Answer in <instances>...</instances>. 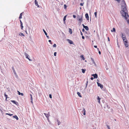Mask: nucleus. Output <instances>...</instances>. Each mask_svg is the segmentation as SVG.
<instances>
[{"label":"nucleus","instance_id":"nucleus-7","mask_svg":"<svg viewBox=\"0 0 129 129\" xmlns=\"http://www.w3.org/2000/svg\"><path fill=\"white\" fill-rule=\"evenodd\" d=\"M11 101L17 105H18V103L15 101L11 100Z\"/></svg>","mask_w":129,"mask_h":129},{"label":"nucleus","instance_id":"nucleus-26","mask_svg":"<svg viewBox=\"0 0 129 129\" xmlns=\"http://www.w3.org/2000/svg\"><path fill=\"white\" fill-rule=\"evenodd\" d=\"M81 58H82V59L83 60H84L85 59V58H84V57L83 56V55H82L81 56Z\"/></svg>","mask_w":129,"mask_h":129},{"label":"nucleus","instance_id":"nucleus-33","mask_svg":"<svg viewBox=\"0 0 129 129\" xmlns=\"http://www.w3.org/2000/svg\"><path fill=\"white\" fill-rule=\"evenodd\" d=\"M73 16L74 18H76V16L75 15H73Z\"/></svg>","mask_w":129,"mask_h":129},{"label":"nucleus","instance_id":"nucleus-13","mask_svg":"<svg viewBox=\"0 0 129 129\" xmlns=\"http://www.w3.org/2000/svg\"><path fill=\"white\" fill-rule=\"evenodd\" d=\"M85 17L86 18H87L88 19L89 16L88 15V14L87 13H86L85 15Z\"/></svg>","mask_w":129,"mask_h":129},{"label":"nucleus","instance_id":"nucleus-21","mask_svg":"<svg viewBox=\"0 0 129 129\" xmlns=\"http://www.w3.org/2000/svg\"><path fill=\"white\" fill-rule=\"evenodd\" d=\"M69 32L71 33V34H72V29H71L69 28Z\"/></svg>","mask_w":129,"mask_h":129},{"label":"nucleus","instance_id":"nucleus-25","mask_svg":"<svg viewBox=\"0 0 129 129\" xmlns=\"http://www.w3.org/2000/svg\"><path fill=\"white\" fill-rule=\"evenodd\" d=\"M43 31L44 32V33H45L46 35V36H47V34L46 32V31H45L44 29H43Z\"/></svg>","mask_w":129,"mask_h":129},{"label":"nucleus","instance_id":"nucleus-19","mask_svg":"<svg viewBox=\"0 0 129 129\" xmlns=\"http://www.w3.org/2000/svg\"><path fill=\"white\" fill-rule=\"evenodd\" d=\"M77 93L78 94V95L80 97H82L81 95L80 94V93L79 92H77Z\"/></svg>","mask_w":129,"mask_h":129},{"label":"nucleus","instance_id":"nucleus-24","mask_svg":"<svg viewBox=\"0 0 129 129\" xmlns=\"http://www.w3.org/2000/svg\"><path fill=\"white\" fill-rule=\"evenodd\" d=\"M57 121L58 122V125H59L60 124V123H61V122L59 121L58 120H57Z\"/></svg>","mask_w":129,"mask_h":129},{"label":"nucleus","instance_id":"nucleus-35","mask_svg":"<svg viewBox=\"0 0 129 129\" xmlns=\"http://www.w3.org/2000/svg\"><path fill=\"white\" fill-rule=\"evenodd\" d=\"M49 96L50 98H52V95L51 94H49Z\"/></svg>","mask_w":129,"mask_h":129},{"label":"nucleus","instance_id":"nucleus-6","mask_svg":"<svg viewBox=\"0 0 129 129\" xmlns=\"http://www.w3.org/2000/svg\"><path fill=\"white\" fill-rule=\"evenodd\" d=\"M92 75L93 76L94 78H98V75L96 74H92Z\"/></svg>","mask_w":129,"mask_h":129},{"label":"nucleus","instance_id":"nucleus-41","mask_svg":"<svg viewBox=\"0 0 129 129\" xmlns=\"http://www.w3.org/2000/svg\"><path fill=\"white\" fill-rule=\"evenodd\" d=\"M20 24H22V22L21 20H20Z\"/></svg>","mask_w":129,"mask_h":129},{"label":"nucleus","instance_id":"nucleus-18","mask_svg":"<svg viewBox=\"0 0 129 129\" xmlns=\"http://www.w3.org/2000/svg\"><path fill=\"white\" fill-rule=\"evenodd\" d=\"M83 111L84 112V113H83V115H85L86 114V111L85 110V109L84 108Z\"/></svg>","mask_w":129,"mask_h":129},{"label":"nucleus","instance_id":"nucleus-5","mask_svg":"<svg viewBox=\"0 0 129 129\" xmlns=\"http://www.w3.org/2000/svg\"><path fill=\"white\" fill-rule=\"evenodd\" d=\"M82 25H83V27L85 28L86 30H88V28L87 26H85L83 24Z\"/></svg>","mask_w":129,"mask_h":129},{"label":"nucleus","instance_id":"nucleus-12","mask_svg":"<svg viewBox=\"0 0 129 129\" xmlns=\"http://www.w3.org/2000/svg\"><path fill=\"white\" fill-rule=\"evenodd\" d=\"M44 114L45 115V116L47 118H48L49 117V114H46L45 113H44Z\"/></svg>","mask_w":129,"mask_h":129},{"label":"nucleus","instance_id":"nucleus-45","mask_svg":"<svg viewBox=\"0 0 129 129\" xmlns=\"http://www.w3.org/2000/svg\"><path fill=\"white\" fill-rule=\"evenodd\" d=\"M94 47L95 48H96L97 47V46H94Z\"/></svg>","mask_w":129,"mask_h":129},{"label":"nucleus","instance_id":"nucleus-38","mask_svg":"<svg viewBox=\"0 0 129 129\" xmlns=\"http://www.w3.org/2000/svg\"><path fill=\"white\" fill-rule=\"evenodd\" d=\"M80 5L81 6H83V4L82 3H81L80 4Z\"/></svg>","mask_w":129,"mask_h":129},{"label":"nucleus","instance_id":"nucleus-15","mask_svg":"<svg viewBox=\"0 0 129 129\" xmlns=\"http://www.w3.org/2000/svg\"><path fill=\"white\" fill-rule=\"evenodd\" d=\"M91 60L92 62H93V63L94 64H95L96 63H95V61H94V60L92 58H91Z\"/></svg>","mask_w":129,"mask_h":129},{"label":"nucleus","instance_id":"nucleus-50","mask_svg":"<svg viewBox=\"0 0 129 129\" xmlns=\"http://www.w3.org/2000/svg\"><path fill=\"white\" fill-rule=\"evenodd\" d=\"M82 31H84V28H83L82 29Z\"/></svg>","mask_w":129,"mask_h":129},{"label":"nucleus","instance_id":"nucleus-14","mask_svg":"<svg viewBox=\"0 0 129 129\" xmlns=\"http://www.w3.org/2000/svg\"><path fill=\"white\" fill-rule=\"evenodd\" d=\"M18 94L19 95H21L22 96H23L24 95L23 94V93H20L19 91H18Z\"/></svg>","mask_w":129,"mask_h":129},{"label":"nucleus","instance_id":"nucleus-3","mask_svg":"<svg viewBox=\"0 0 129 129\" xmlns=\"http://www.w3.org/2000/svg\"><path fill=\"white\" fill-rule=\"evenodd\" d=\"M97 83L98 86H100L101 88L102 89L103 87V86L100 83L97 82Z\"/></svg>","mask_w":129,"mask_h":129},{"label":"nucleus","instance_id":"nucleus-40","mask_svg":"<svg viewBox=\"0 0 129 129\" xmlns=\"http://www.w3.org/2000/svg\"><path fill=\"white\" fill-rule=\"evenodd\" d=\"M82 38L83 39H84L85 38L84 37V36H82Z\"/></svg>","mask_w":129,"mask_h":129},{"label":"nucleus","instance_id":"nucleus-28","mask_svg":"<svg viewBox=\"0 0 129 129\" xmlns=\"http://www.w3.org/2000/svg\"><path fill=\"white\" fill-rule=\"evenodd\" d=\"M97 12H95L94 13V14L95 15V17H97Z\"/></svg>","mask_w":129,"mask_h":129},{"label":"nucleus","instance_id":"nucleus-46","mask_svg":"<svg viewBox=\"0 0 129 129\" xmlns=\"http://www.w3.org/2000/svg\"><path fill=\"white\" fill-rule=\"evenodd\" d=\"M25 32L27 34H27V31H26V30L25 31Z\"/></svg>","mask_w":129,"mask_h":129},{"label":"nucleus","instance_id":"nucleus-8","mask_svg":"<svg viewBox=\"0 0 129 129\" xmlns=\"http://www.w3.org/2000/svg\"><path fill=\"white\" fill-rule=\"evenodd\" d=\"M30 96L31 102L32 103V104H33V98L32 96V95L31 94H30Z\"/></svg>","mask_w":129,"mask_h":129},{"label":"nucleus","instance_id":"nucleus-52","mask_svg":"<svg viewBox=\"0 0 129 129\" xmlns=\"http://www.w3.org/2000/svg\"><path fill=\"white\" fill-rule=\"evenodd\" d=\"M6 115H9V113H7L6 114Z\"/></svg>","mask_w":129,"mask_h":129},{"label":"nucleus","instance_id":"nucleus-27","mask_svg":"<svg viewBox=\"0 0 129 129\" xmlns=\"http://www.w3.org/2000/svg\"><path fill=\"white\" fill-rule=\"evenodd\" d=\"M67 6L65 4L64 5V9H66V8H67Z\"/></svg>","mask_w":129,"mask_h":129},{"label":"nucleus","instance_id":"nucleus-9","mask_svg":"<svg viewBox=\"0 0 129 129\" xmlns=\"http://www.w3.org/2000/svg\"><path fill=\"white\" fill-rule=\"evenodd\" d=\"M35 5L36 6H37L38 7H39V6L38 4V2L37 1V0H35Z\"/></svg>","mask_w":129,"mask_h":129},{"label":"nucleus","instance_id":"nucleus-1","mask_svg":"<svg viewBox=\"0 0 129 129\" xmlns=\"http://www.w3.org/2000/svg\"><path fill=\"white\" fill-rule=\"evenodd\" d=\"M121 37L123 40L124 44L126 47H128V45L126 37L124 33H121Z\"/></svg>","mask_w":129,"mask_h":129},{"label":"nucleus","instance_id":"nucleus-16","mask_svg":"<svg viewBox=\"0 0 129 129\" xmlns=\"http://www.w3.org/2000/svg\"><path fill=\"white\" fill-rule=\"evenodd\" d=\"M23 13V12H22V13H21L20 15V16H19V18L20 19H21V18H22V13Z\"/></svg>","mask_w":129,"mask_h":129},{"label":"nucleus","instance_id":"nucleus-34","mask_svg":"<svg viewBox=\"0 0 129 129\" xmlns=\"http://www.w3.org/2000/svg\"><path fill=\"white\" fill-rule=\"evenodd\" d=\"M54 55L55 56H56V52H55L54 53Z\"/></svg>","mask_w":129,"mask_h":129},{"label":"nucleus","instance_id":"nucleus-47","mask_svg":"<svg viewBox=\"0 0 129 129\" xmlns=\"http://www.w3.org/2000/svg\"><path fill=\"white\" fill-rule=\"evenodd\" d=\"M116 1H117L118 2H120V0H115Z\"/></svg>","mask_w":129,"mask_h":129},{"label":"nucleus","instance_id":"nucleus-32","mask_svg":"<svg viewBox=\"0 0 129 129\" xmlns=\"http://www.w3.org/2000/svg\"><path fill=\"white\" fill-rule=\"evenodd\" d=\"M53 47H56V45L55 44H54L53 46Z\"/></svg>","mask_w":129,"mask_h":129},{"label":"nucleus","instance_id":"nucleus-29","mask_svg":"<svg viewBox=\"0 0 129 129\" xmlns=\"http://www.w3.org/2000/svg\"><path fill=\"white\" fill-rule=\"evenodd\" d=\"M20 26H21V29H23V26L22 24H20Z\"/></svg>","mask_w":129,"mask_h":129},{"label":"nucleus","instance_id":"nucleus-49","mask_svg":"<svg viewBox=\"0 0 129 129\" xmlns=\"http://www.w3.org/2000/svg\"><path fill=\"white\" fill-rule=\"evenodd\" d=\"M99 53L100 54H101V52L100 51H99Z\"/></svg>","mask_w":129,"mask_h":129},{"label":"nucleus","instance_id":"nucleus-30","mask_svg":"<svg viewBox=\"0 0 129 129\" xmlns=\"http://www.w3.org/2000/svg\"><path fill=\"white\" fill-rule=\"evenodd\" d=\"M4 95L6 97V100L7 98L8 95L6 94H4Z\"/></svg>","mask_w":129,"mask_h":129},{"label":"nucleus","instance_id":"nucleus-23","mask_svg":"<svg viewBox=\"0 0 129 129\" xmlns=\"http://www.w3.org/2000/svg\"><path fill=\"white\" fill-rule=\"evenodd\" d=\"M82 72L83 73H84L85 72V71L86 70H84V69H82Z\"/></svg>","mask_w":129,"mask_h":129},{"label":"nucleus","instance_id":"nucleus-55","mask_svg":"<svg viewBox=\"0 0 129 129\" xmlns=\"http://www.w3.org/2000/svg\"><path fill=\"white\" fill-rule=\"evenodd\" d=\"M94 129V128H93V129Z\"/></svg>","mask_w":129,"mask_h":129},{"label":"nucleus","instance_id":"nucleus-39","mask_svg":"<svg viewBox=\"0 0 129 129\" xmlns=\"http://www.w3.org/2000/svg\"><path fill=\"white\" fill-rule=\"evenodd\" d=\"M13 115V114H9V116H12Z\"/></svg>","mask_w":129,"mask_h":129},{"label":"nucleus","instance_id":"nucleus-54","mask_svg":"<svg viewBox=\"0 0 129 129\" xmlns=\"http://www.w3.org/2000/svg\"><path fill=\"white\" fill-rule=\"evenodd\" d=\"M115 120L116 121V120L115 119Z\"/></svg>","mask_w":129,"mask_h":129},{"label":"nucleus","instance_id":"nucleus-48","mask_svg":"<svg viewBox=\"0 0 129 129\" xmlns=\"http://www.w3.org/2000/svg\"><path fill=\"white\" fill-rule=\"evenodd\" d=\"M46 37H47V38H48V39L49 38V37L48 36H47V35Z\"/></svg>","mask_w":129,"mask_h":129},{"label":"nucleus","instance_id":"nucleus-42","mask_svg":"<svg viewBox=\"0 0 129 129\" xmlns=\"http://www.w3.org/2000/svg\"><path fill=\"white\" fill-rule=\"evenodd\" d=\"M108 41H110V39H109V37H108Z\"/></svg>","mask_w":129,"mask_h":129},{"label":"nucleus","instance_id":"nucleus-17","mask_svg":"<svg viewBox=\"0 0 129 129\" xmlns=\"http://www.w3.org/2000/svg\"><path fill=\"white\" fill-rule=\"evenodd\" d=\"M13 117L15 118L17 120H18V118L17 116L16 115H15L13 116Z\"/></svg>","mask_w":129,"mask_h":129},{"label":"nucleus","instance_id":"nucleus-4","mask_svg":"<svg viewBox=\"0 0 129 129\" xmlns=\"http://www.w3.org/2000/svg\"><path fill=\"white\" fill-rule=\"evenodd\" d=\"M24 55H25V56H26V58H27L28 59V60H29V61H31V60L28 57V56H29V55H28V54L25 53H24Z\"/></svg>","mask_w":129,"mask_h":129},{"label":"nucleus","instance_id":"nucleus-20","mask_svg":"<svg viewBox=\"0 0 129 129\" xmlns=\"http://www.w3.org/2000/svg\"><path fill=\"white\" fill-rule=\"evenodd\" d=\"M111 31L112 32H115V28H113V29L111 30Z\"/></svg>","mask_w":129,"mask_h":129},{"label":"nucleus","instance_id":"nucleus-37","mask_svg":"<svg viewBox=\"0 0 129 129\" xmlns=\"http://www.w3.org/2000/svg\"><path fill=\"white\" fill-rule=\"evenodd\" d=\"M107 126L108 129H110V127L109 125H107Z\"/></svg>","mask_w":129,"mask_h":129},{"label":"nucleus","instance_id":"nucleus-51","mask_svg":"<svg viewBox=\"0 0 129 129\" xmlns=\"http://www.w3.org/2000/svg\"><path fill=\"white\" fill-rule=\"evenodd\" d=\"M99 103L100 104V100L98 101Z\"/></svg>","mask_w":129,"mask_h":129},{"label":"nucleus","instance_id":"nucleus-44","mask_svg":"<svg viewBox=\"0 0 129 129\" xmlns=\"http://www.w3.org/2000/svg\"><path fill=\"white\" fill-rule=\"evenodd\" d=\"M80 33H81V35H82V36H83V33H82V32H81V31L80 32Z\"/></svg>","mask_w":129,"mask_h":129},{"label":"nucleus","instance_id":"nucleus-10","mask_svg":"<svg viewBox=\"0 0 129 129\" xmlns=\"http://www.w3.org/2000/svg\"><path fill=\"white\" fill-rule=\"evenodd\" d=\"M68 41L69 43L70 44H73V42L72 41L69 39H68Z\"/></svg>","mask_w":129,"mask_h":129},{"label":"nucleus","instance_id":"nucleus-53","mask_svg":"<svg viewBox=\"0 0 129 129\" xmlns=\"http://www.w3.org/2000/svg\"><path fill=\"white\" fill-rule=\"evenodd\" d=\"M85 62H86V61H86V60H85Z\"/></svg>","mask_w":129,"mask_h":129},{"label":"nucleus","instance_id":"nucleus-36","mask_svg":"<svg viewBox=\"0 0 129 129\" xmlns=\"http://www.w3.org/2000/svg\"><path fill=\"white\" fill-rule=\"evenodd\" d=\"M100 99H101L100 98L99 96H98V100L99 101L100 100Z\"/></svg>","mask_w":129,"mask_h":129},{"label":"nucleus","instance_id":"nucleus-2","mask_svg":"<svg viewBox=\"0 0 129 129\" xmlns=\"http://www.w3.org/2000/svg\"><path fill=\"white\" fill-rule=\"evenodd\" d=\"M77 19L79 21L80 23L83 21V16L82 15H78L77 16Z\"/></svg>","mask_w":129,"mask_h":129},{"label":"nucleus","instance_id":"nucleus-22","mask_svg":"<svg viewBox=\"0 0 129 129\" xmlns=\"http://www.w3.org/2000/svg\"><path fill=\"white\" fill-rule=\"evenodd\" d=\"M66 15L63 18V21H64V22H65V21L66 19Z\"/></svg>","mask_w":129,"mask_h":129},{"label":"nucleus","instance_id":"nucleus-11","mask_svg":"<svg viewBox=\"0 0 129 129\" xmlns=\"http://www.w3.org/2000/svg\"><path fill=\"white\" fill-rule=\"evenodd\" d=\"M19 35L20 36H24L25 35L23 33H20L19 34Z\"/></svg>","mask_w":129,"mask_h":129},{"label":"nucleus","instance_id":"nucleus-31","mask_svg":"<svg viewBox=\"0 0 129 129\" xmlns=\"http://www.w3.org/2000/svg\"><path fill=\"white\" fill-rule=\"evenodd\" d=\"M48 41H49V42H50V43L51 44H52V43L51 42V40H49Z\"/></svg>","mask_w":129,"mask_h":129},{"label":"nucleus","instance_id":"nucleus-43","mask_svg":"<svg viewBox=\"0 0 129 129\" xmlns=\"http://www.w3.org/2000/svg\"><path fill=\"white\" fill-rule=\"evenodd\" d=\"M90 79L91 80H93V77H91V78H90Z\"/></svg>","mask_w":129,"mask_h":129}]
</instances>
